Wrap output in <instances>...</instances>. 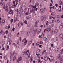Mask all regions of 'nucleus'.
<instances>
[{"label":"nucleus","mask_w":63,"mask_h":63,"mask_svg":"<svg viewBox=\"0 0 63 63\" xmlns=\"http://www.w3.org/2000/svg\"><path fill=\"white\" fill-rule=\"evenodd\" d=\"M28 17L29 18H31V15H29V16H28Z\"/></svg>","instance_id":"nucleus-33"},{"label":"nucleus","mask_w":63,"mask_h":63,"mask_svg":"<svg viewBox=\"0 0 63 63\" xmlns=\"http://www.w3.org/2000/svg\"><path fill=\"white\" fill-rule=\"evenodd\" d=\"M32 58H30V62H31V61H32Z\"/></svg>","instance_id":"nucleus-37"},{"label":"nucleus","mask_w":63,"mask_h":63,"mask_svg":"<svg viewBox=\"0 0 63 63\" xmlns=\"http://www.w3.org/2000/svg\"><path fill=\"white\" fill-rule=\"evenodd\" d=\"M27 43V40H26V38H25L23 40L22 42V43H23V44H24L25 46L26 44Z\"/></svg>","instance_id":"nucleus-2"},{"label":"nucleus","mask_w":63,"mask_h":63,"mask_svg":"<svg viewBox=\"0 0 63 63\" xmlns=\"http://www.w3.org/2000/svg\"><path fill=\"white\" fill-rule=\"evenodd\" d=\"M21 25L23 26V24L21 22H19L18 24V27L20 28L21 27Z\"/></svg>","instance_id":"nucleus-3"},{"label":"nucleus","mask_w":63,"mask_h":63,"mask_svg":"<svg viewBox=\"0 0 63 63\" xmlns=\"http://www.w3.org/2000/svg\"><path fill=\"white\" fill-rule=\"evenodd\" d=\"M21 16V14L19 13V17H20Z\"/></svg>","instance_id":"nucleus-42"},{"label":"nucleus","mask_w":63,"mask_h":63,"mask_svg":"<svg viewBox=\"0 0 63 63\" xmlns=\"http://www.w3.org/2000/svg\"><path fill=\"white\" fill-rule=\"evenodd\" d=\"M19 36V33H18L17 34V37H18Z\"/></svg>","instance_id":"nucleus-43"},{"label":"nucleus","mask_w":63,"mask_h":63,"mask_svg":"<svg viewBox=\"0 0 63 63\" xmlns=\"http://www.w3.org/2000/svg\"><path fill=\"white\" fill-rule=\"evenodd\" d=\"M55 6H56V7H57V6H58V4H55Z\"/></svg>","instance_id":"nucleus-50"},{"label":"nucleus","mask_w":63,"mask_h":63,"mask_svg":"<svg viewBox=\"0 0 63 63\" xmlns=\"http://www.w3.org/2000/svg\"><path fill=\"white\" fill-rule=\"evenodd\" d=\"M29 14L28 12H27L25 14L26 15H28Z\"/></svg>","instance_id":"nucleus-41"},{"label":"nucleus","mask_w":63,"mask_h":63,"mask_svg":"<svg viewBox=\"0 0 63 63\" xmlns=\"http://www.w3.org/2000/svg\"><path fill=\"white\" fill-rule=\"evenodd\" d=\"M39 43H40V44H43V42H42V41H40Z\"/></svg>","instance_id":"nucleus-34"},{"label":"nucleus","mask_w":63,"mask_h":63,"mask_svg":"<svg viewBox=\"0 0 63 63\" xmlns=\"http://www.w3.org/2000/svg\"><path fill=\"white\" fill-rule=\"evenodd\" d=\"M16 2H18V0H15Z\"/></svg>","instance_id":"nucleus-58"},{"label":"nucleus","mask_w":63,"mask_h":63,"mask_svg":"<svg viewBox=\"0 0 63 63\" xmlns=\"http://www.w3.org/2000/svg\"><path fill=\"white\" fill-rule=\"evenodd\" d=\"M13 45H14V46H15V45H16V44L15 43H13Z\"/></svg>","instance_id":"nucleus-57"},{"label":"nucleus","mask_w":63,"mask_h":63,"mask_svg":"<svg viewBox=\"0 0 63 63\" xmlns=\"http://www.w3.org/2000/svg\"><path fill=\"white\" fill-rule=\"evenodd\" d=\"M32 13H33V14H34L35 13V9L34 8H32Z\"/></svg>","instance_id":"nucleus-5"},{"label":"nucleus","mask_w":63,"mask_h":63,"mask_svg":"<svg viewBox=\"0 0 63 63\" xmlns=\"http://www.w3.org/2000/svg\"><path fill=\"white\" fill-rule=\"evenodd\" d=\"M22 58L21 57H20L18 59V61H21V60H22Z\"/></svg>","instance_id":"nucleus-13"},{"label":"nucleus","mask_w":63,"mask_h":63,"mask_svg":"<svg viewBox=\"0 0 63 63\" xmlns=\"http://www.w3.org/2000/svg\"><path fill=\"white\" fill-rule=\"evenodd\" d=\"M43 10L42 9H40V13H43Z\"/></svg>","instance_id":"nucleus-22"},{"label":"nucleus","mask_w":63,"mask_h":63,"mask_svg":"<svg viewBox=\"0 0 63 63\" xmlns=\"http://www.w3.org/2000/svg\"><path fill=\"white\" fill-rule=\"evenodd\" d=\"M17 63H19V61H18V60L17 59Z\"/></svg>","instance_id":"nucleus-55"},{"label":"nucleus","mask_w":63,"mask_h":63,"mask_svg":"<svg viewBox=\"0 0 63 63\" xmlns=\"http://www.w3.org/2000/svg\"><path fill=\"white\" fill-rule=\"evenodd\" d=\"M15 28H13L12 29V30H13L14 32V31H15Z\"/></svg>","instance_id":"nucleus-52"},{"label":"nucleus","mask_w":63,"mask_h":63,"mask_svg":"<svg viewBox=\"0 0 63 63\" xmlns=\"http://www.w3.org/2000/svg\"><path fill=\"white\" fill-rule=\"evenodd\" d=\"M16 46L17 48H18L19 47V45L18 43H17L16 45Z\"/></svg>","instance_id":"nucleus-11"},{"label":"nucleus","mask_w":63,"mask_h":63,"mask_svg":"<svg viewBox=\"0 0 63 63\" xmlns=\"http://www.w3.org/2000/svg\"><path fill=\"white\" fill-rule=\"evenodd\" d=\"M8 42L9 43V45H10L11 44V43H12V40L11 39H9V40Z\"/></svg>","instance_id":"nucleus-14"},{"label":"nucleus","mask_w":63,"mask_h":63,"mask_svg":"<svg viewBox=\"0 0 63 63\" xmlns=\"http://www.w3.org/2000/svg\"><path fill=\"white\" fill-rule=\"evenodd\" d=\"M13 55H14V57L13 59V60L14 61H15L16 60V54L14 52L12 53V52H10V57L11 60V59H12V56Z\"/></svg>","instance_id":"nucleus-1"},{"label":"nucleus","mask_w":63,"mask_h":63,"mask_svg":"<svg viewBox=\"0 0 63 63\" xmlns=\"http://www.w3.org/2000/svg\"><path fill=\"white\" fill-rule=\"evenodd\" d=\"M42 45H39V47H42Z\"/></svg>","instance_id":"nucleus-62"},{"label":"nucleus","mask_w":63,"mask_h":63,"mask_svg":"<svg viewBox=\"0 0 63 63\" xmlns=\"http://www.w3.org/2000/svg\"><path fill=\"white\" fill-rule=\"evenodd\" d=\"M36 52L37 53H40L41 52V50L39 49L37 50Z\"/></svg>","instance_id":"nucleus-12"},{"label":"nucleus","mask_w":63,"mask_h":63,"mask_svg":"<svg viewBox=\"0 0 63 63\" xmlns=\"http://www.w3.org/2000/svg\"><path fill=\"white\" fill-rule=\"evenodd\" d=\"M58 49H59V48H55V50L56 51H58Z\"/></svg>","instance_id":"nucleus-23"},{"label":"nucleus","mask_w":63,"mask_h":63,"mask_svg":"<svg viewBox=\"0 0 63 63\" xmlns=\"http://www.w3.org/2000/svg\"><path fill=\"white\" fill-rule=\"evenodd\" d=\"M27 26L28 27H30V25L29 24H27Z\"/></svg>","instance_id":"nucleus-35"},{"label":"nucleus","mask_w":63,"mask_h":63,"mask_svg":"<svg viewBox=\"0 0 63 63\" xmlns=\"http://www.w3.org/2000/svg\"><path fill=\"white\" fill-rule=\"evenodd\" d=\"M63 36V35H62V34H61L60 35V38H62V36Z\"/></svg>","instance_id":"nucleus-27"},{"label":"nucleus","mask_w":63,"mask_h":63,"mask_svg":"<svg viewBox=\"0 0 63 63\" xmlns=\"http://www.w3.org/2000/svg\"><path fill=\"white\" fill-rule=\"evenodd\" d=\"M46 30L47 31H48V32H49V31H50V28H47Z\"/></svg>","instance_id":"nucleus-18"},{"label":"nucleus","mask_w":63,"mask_h":63,"mask_svg":"<svg viewBox=\"0 0 63 63\" xmlns=\"http://www.w3.org/2000/svg\"><path fill=\"white\" fill-rule=\"evenodd\" d=\"M50 19H51L52 18V16H50V17L49 18Z\"/></svg>","instance_id":"nucleus-60"},{"label":"nucleus","mask_w":63,"mask_h":63,"mask_svg":"<svg viewBox=\"0 0 63 63\" xmlns=\"http://www.w3.org/2000/svg\"><path fill=\"white\" fill-rule=\"evenodd\" d=\"M25 54H26L27 55H28V53H27V51H25Z\"/></svg>","instance_id":"nucleus-36"},{"label":"nucleus","mask_w":63,"mask_h":63,"mask_svg":"<svg viewBox=\"0 0 63 63\" xmlns=\"http://www.w3.org/2000/svg\"><path fill=\"white\" fill-rule=\"evenodd\" d=\"M7 63H9V60H7Z\"/></svg>","instance_id":"nucleus-64"},{"label":"nucleus","mask_w":63,"mask_h":63,"mask_svg":"<svg viewBox=\"0 0 63 63\" xmlns=\"http://www.w3.org/2000/svg\"><path fill=\"white\" fill-rule=\"evenodd\" d=\"M48 59V58L47 56H45L44 57V60L45 61H47Z\"/></svg>","instance_id":"nucleus-8"},{"label":"nucleus","mask_w":63,"mask_h":63,"mask_svg":"<svg viewBox=\"0 0 63 63\" xmlns=\"http://www.w3.org/2000/svg\"><path fill=\"white\" fill-rule=\"evenodd\" d=\"M46 25H48V21H47L46 22Z\"/></svg>","instance_id":"nucleus-46"},{"label":"nucleus","mask_w":63,"mask_h":63,"mask_svg":"<svg viewBox=\"0 0 63 63\" xmlns=\"http://www.w3.org/2000/svg\"><path fill=\"white\" fill-rule=\"evenodd\" d=\"M39 43H37L36 44V46H39Z\"/></svg>","instance_id":"nucleus-29"},{"label":"nucleus","mask_w":63,"mask_h":63,"mask_svg":"<svg viewBox=\"0 0 63 63\" xmlns=\"http://www.w3.org/2000/svg\"><path fill=\"white\" fill-rule=\"evenodd\" d=\"M24 23H25V24H27V21H26L25 20V21H24Z\"/></svg>","instance_id":"nucleus-48"},{"label":"nucleus","mask_w":63,"mask_h":63,"mask_svg":"<svg viewBox=\"0 0 63 63\" xmlns=\"http://www.w3.org/2000/svg\"><path fill=\"white\" fill-rule=\"evenodd\" d=\"M58 32V30L57 29H56L54 31V33H55L56 34V33H57Z\"/></svg>","instance_id":"nucleus-16"},{"label":"nucleus","mask_w":63,"mask_h":63,"mask_svg":"<svg viewBox=\"0 0 63 63\" xmlns=\"http://www.w3.org/2000/svg\"><path fill=\"white\" fill-rule=\"evenodd\" d=\"M36 8V6H33V8H34V9H35V8Z\"/></svg>","instance_id":"nucleus-45"},{"label":"nucleus","mask_w":63,"mask_h":63,"mask_svg":"<svg viewBox=\"0 0 63 63\" xmlns=\"http://www.w3.org/2000/svg\"><path fill=\"white\" fill-rule=\"evenodd\" d=\"M38 63H41L42 62V61H41V60L39 59L38 60Z\"/></svg>","instance_id":"nucleus-25"},{"label":"nucleus","mask_w":63,"mask_h":63,"mask_svg":"<svg viewBox=\"0 0 63 63\" xmlns=\"http://www.w3.org/2000/svg\"><path fill=\"white\" fill-rule=\"evenodd\" d=\"M28 11L29 12H31V8H29V9Z\"/></svg>","instance_id":"nucleus-24"},{"label":"nucleus","mask_w":63,"mask_h":63,"mask_svg":"<svg viewBox=\"0 0 63 63\" xmlns=\"http://www.w3.org/2000/svg\"><path fill=\"white\" fill-rule=\"evenodd\" d=\"M8 13H9V14H10V15H13L14 14V13H13V10H12V9H11L10 11H8Z\"/></svg>","instance_id":"nucleus-6"},{"label":"nucleus","mask_w":63,"mask_h":63,"mask_svg":"<svg viewBox=\"0 0 63 63\" xmlns=\"http://www.w3.org/2000/svg\"><path fill=\"white\" fill-rule=\"evenodd\" d=\"M41 38H43L44 37V33H43L42 34L41 36Z\"/></svg>","instance_id":"nucleus-32"},{"label":"nucleus","mask_w":63,"mask_h":63,"mask_svg":"<svg viewBox=\"0 0 63 63\" xmlns=\"http://www.w3.org/2000/svg\"><path fill=\"white\" fill-rule=\"evenodd\" d=\"M60 52H61V54L63 53V49L60 51Z\"/></svg>","instance_id":"nucleus-28"},{"label":"nucleus","mask_w":63,"mask_h":63,"mask_svg":"<svg viewBox=\"0 0 63 63\" xmlns=\"http://www.w3.org/2000/svg\"><path fill=\"white\" fill-rule=\"evenodd\" d=\"M32 41L31 40L28 42V45H30V44H31L32 43Z\"/></svg>","instance_id":"nucleus-15"},{"label":"nucleus","mask_w":63,"mask_h":63,"mask_svg":"<svg viewBox=\"0 0 63 63\" xmlns=\"http://www.w3.org/2000/svg\"><path fill=\"white\" fill-rule=\"evenodd\" d=\"M26 17V19L27 20H28V19H29V18H28L27 17Z\"/></svg>","instance_id":"nucleus-53"},{"label":"nucleus","mask_w":63,"mask_h":63,"mask_svg":"<svg viewBox=\"0 0 63 63\" xmlns=\"http://www.w3.org/2000/svg\"><path fill=\"white\" fill-rule=\"evenodd\" d=\"M29 33H30L29 32H27V36H29Z\"/></svg>","instance_id":"nucleus-38"},{"label":"nucleus","mask_w":63,"mask_h":63,"mask_svg":"<svg viewBox=\"0 0 63 63\" xmlns=\"http://www.w3.org/2000/svg\"><path fill=\"white\" fill-rule=\"evenodd\" d=\"M63 28V24L61 23L60 26V29L61 30Z\"/></svg>","instance_id":"nucleus-9"},{"label":"nucleus","mask_w":63,"mask_h":63,"mask_svg":"<svg viewBox=\"0 0 63 63\" xmlns=\"http://www.w3.org/2000/svg\"><path fill=\"white\" fill-rule=\"evenodd\" d=\"M40 27L41 28H42V27H43V25H41L40 26Z\"/></svg>","instance_id":"nucleus-51"},{"label":"nucleus","mask_w":63,"mask_h":63,"mask_svg":"<svg viewBox=\"0 0 63 63\" xmlns=\"http://www.w3.org/2000/svg\"><path fill=\"white\" fill-rule=\"evenodd\" d=\"M4 39H5V38H7V37H6V36H4Z\"/></svg>","instance_id":"nucleus-56"},{"label":"nucleus","mask_w":63,"mask_h":63,"mask_svg":"<svg viewBox=\"0 0 63 63\" xmlns=\"http://www.w3.org/2000/svg\"><path fill=\"white\" fill-rule=\"evenodd\" d=\"M50 8V10H51V8H52V7L50 6L49 7Z\"/></svg>","instance_id":"nucleus-54"},{"label":"nucleus","mask_w":63,"mask_h":63,"mask_svg":"<svg viewBox=\"0 0 63 63\" xmlns=\"http://www.w3.org/2000/svg\"><path fill=\"white\" fill-rule=\"evenodd\" d=\"M10 21L11 22H13V19H11L10 20Z\"/></svg>","instance_id":"nucleus-44"},{"label":"nucleus","mask_w":63,"mask_h":63,"mask_svg":"<svg viewBox=\"0 0 63 63\" xmlns=\"http://www.w3.org/2000/svg\"><path fill=\"white\" fill-rule=\"evenodd\" d=\"M26 50V49H25L24 50V52H22V54L23 55L24 54H25V50Z\"/></svg>","instance_id":"nucleus-21"},{"label":"nucleus","mask_w":63,"mask_h":63,"mask_svg":"<svg viewBox=\"0 0 63 63\" xmlns=\"http://www.w3.org/2000/svg\"><path fill=\"white\" fill-rule=\"evenodd\" d=\"M62 11V10L61 9H60V10H59V12H60Z\"/></svg>","instance_id":"nucleus-63"},{"label":"nucleus","mask_w":63,"mask_h":63,"mask_svg":"<svg viewBox=\"0 0 63 63\" xmlns=\"http://www.w3.org/2000/svg\"><path fill=\"white\" fill-rule=\"evenodd\" d=\"M50 6H52V4H51V3H50Z\"/></svg>","instance_id":"nucleus-61"},{"label":"nucleus","mask_w":63,"mask_h":63,"mask_svg":"<svg viewBox=\"0 0 63 63\" xmlns=\"http://www.w3.org/2000/svg\"><path fill=\"white\" fill-rule=\"evenodd\" d=\"M38 22H39V21H36L35 23V26L37 27L38 25Z\"/></svg>","instance_id":"nucleus-10"},{"label":"nucleus","mask_w":63,"mask_h":63,"mask_svg":"<svg viewBox=\"0 0 63 63\" xmlns=\"http://www.w3.org/2000/svg\"><path fill=\"white\" fill-rule=\"evenodd\" d=\"M52 24V27H53L54 26V23L52 22L51 24Z\"/></svg>","instance_id":"nucleus-26"},{"label":"nucleus","mask_w":63,"mask_h":63,"mask_svg":"<svg viewBox=\"0 0 63 63\" xmlns=\"http://www.w3.org/2000/svg\"><path fill=\"white\" fill-rule=\"evenodd\" d=\"M57 17H58V18H60V16L59 15H58L57 16Z\"/></svg>","instance_id":"nucleus-49"},{"label":"nucleus","mask_w":63,"mask_h":63,"mask_svg":"<svg viewBox=\"0 0 63 63\" xmlns=\"http://www.w3.org/2000/svg\"><path fill=\"white\" fill-rule=\"evenodd\" d=\"M62 1L61 0H60L59 1V4L60 5H61L62 3Z\"/></svg>","instance_id":"nucleus-19"},{"label":"nucleus","mask_w":63,"mask_h":63,"mask_svg":"<svg viewBox=\"0 0 63 63\" xmlns=\"http://www.w3.org/2000/svg\"><path fill=\"white\" fill-rule=\"evenodd\" d=\"M57 57L59 59H60V58H61V56L60 55V54L58 55H57Z\"/></svg>","instance_id":"nucleus-17"},{"label":"nucleus","mask_w":63,"mask_h":63,"mask_svg":"<svg viewBox=\"0 0 63 63\" xmlns=\"http://www.w3.org/2000/svg\"><path fill=\"white\" fill-rule=\"evenodd\" d=\"M42 31V30L41 29H40L39 30V31L38 32L39 33L40 32Z\"/></svg>","instance_id":"nucleus-40"},{"label":"nucleus","mask_w":63,"mask_h":63,"mask_svg":"<svg viewBox=\"0 0 63 63\" xmlns=\"http://www.w3.org/2000/svg\"><path fill=\"white\" fill-rule=\"evenodd\" d=\"M46 17L45 16H42L41 17V19L43 21H45L46 20Z\"/></svg>","instance_id":"nucleus-4"},{"label":"nucleus","mask_w":63,"mask_h":63,"mask_svg":"<svg viewBox=\"0 0 63 63\" xmlns=\"http://www.w3.org/2000/svg\"><path fill=\"white\" fill-rule=\"evenodd\" d=\"M3 9H6V6H4L3 7Z\"/></svg>","instance_id":"nucleus-59"},{"label":"nucleus","mask_w":63,"mask_h":63,"mask_svg":"<svg viewBox=\"0 0 63 63\" xmlns=\"http://www.w3.org/2000/svg\"><path fill=\"white\" fill-rule=\"evenodd\" d=\"M9 10H8V9L7 8L5 9V12H7L8 13H9Z\"/></svg>","instance_id":"nucleus-20"},{"label":"nucleus","mask_w":63,"mask_h":63,"mask_svg":"<svg viewBox=\"0 0 63 63\" xmlns=\"http://www.w3.org/2000/svg\"><path fill=\"white\" fill-rule=\"evenodd\" d=\"M60 21V19H59L57 20V22H59Z\"/></svg>","instance_id":"nucleus-31"},{"label":"nucleus","mask_w":63,"mask_h":63,"mask_svg":"<svg viewBox=\"0 0 63 63\" xmlns=\"http://www.w3.org/2000/svg\"><path fill=\"white\" fill-rule=\"evenodd\" d=\"M0 5H1V6H2V5H3V2H1L0 3Z\"/></svg>","instance_id":"nucleus-30"},{"label":"nucleus","mask_w":63,"mask_h":63,"mask_svg":"<svg viewBox=\"0 0 63 63\" xmlns=\"http://www.w3.org/2000/svg\"><path fill=\"white\" fill-rule=\"evenodd\" d=\"M63 61V58H62L61 60H60V62H55V63H61Z\"/></svg>","instance_id":"nucleus-7"},{"label":"nucleus","mask_w":63,"mask_h":63,"mask_svg":"<svg viewBox=\"0 0 63 63\" xmlns=\"http://www.w3.org/2000/svg\"><path fill=\"white\" fill-rule=\"evenodd\" d=\"M16 19H14V21H15V22H16V21H17V18H16Z\"/></svg>","instance_id":"nucleus-39"},{"label":"nucleus","mask_w":63,"mask_h":63,"mask_svg":"<svg viewBox=\"0 0 63 63\" xmlns=\"http://www.w3.org/2000/svg\"><path fill=\"white\" fill-rule=\"evenodd\" d=\"M8 33V30L5 31V33H6V34H7Z\"/></svg>","instance_id":"nucleus-47"}]
</instances>
